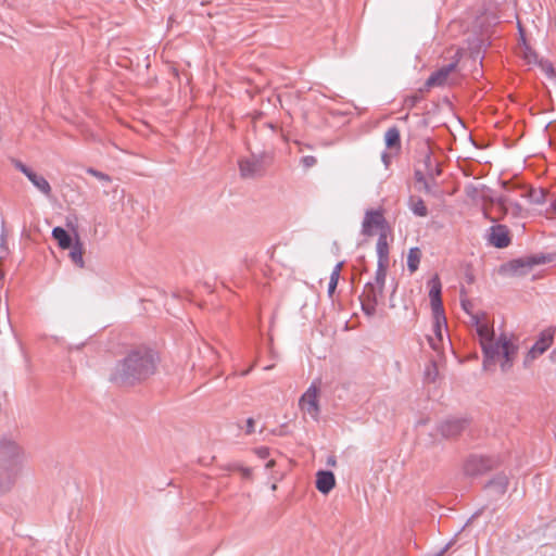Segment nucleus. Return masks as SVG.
I'll return each mask as SVG.
<instances>
[{
	"mask_svg": "<svg viewBox=\"0 0 556 556\" xmlns=\"http://www.w3.org/2000/svg\"><path fill=\"white\" fill-rule=\"evenodd\" d=\"M159 361V354L148 346L132 349L115 365L111 380L126 386L144 381L154 375Z\"/></svg>",
	"mask_w": 556,
	"mask_h": 556,
	"instance_id": "obj_1",
	"label": "nucleus"
},
{
	"mask_svg": "<svg viewBox=\"0 0 556 556\" xmlns=\"http://www.w3.org/2000/svg\"><path fill=\"white\" fill-rule=\"evenodd\" d=\"M517 346L502 333L496 340L483 341V369L489 370L495 359L502 355L504 361L501 363L502 371L506 372L513 367L514 356L517 353Z\"/></svg>",
	"mask_w": 556,
	"mask_h": 556,
	"instance_id": "obj_2",
	"label": "nucleus"
},
{
	"mask_svg": "<svg viewBox=\"0 0 556 556\" xmlns=\"http://www.w3.org/2000/svg\"><path fill=\"white\" fill-rule=\"evenodd\" d=\"M271 160L268 152H252L250 157L242 159L239 162L240 174L243 178H254L261 176L267 163Z\"/></svg>",
	"mask_w": 556,
	"mask_h": 556,
	"instance_id": "obj_3",
	"label": "nucleus"
},
{
	"mask_svg": "<svg viewBox=\"0 0 556 556\" xmlns=\"http://www.w3.org/2000/svg\"><path fill=\"white\" fill-rule=\"evenodd\" d=\"M429 299L432 309L433 319L435 320V328L440 331V321L444 320V308L441 299L442 285L438 276H433L429 281Z\"/></svg>",
	"mask_w": 556,
	"mask_h": 556,
	"instance_id": "obj_4",
	"label": "nucleus"
},
{
	"mask_svg": "<svg viewBox=\"0 0 556 556\" xmlns=\"http://www.w3.org/2000/svg\"><path fill=\"white\" fill-rule=\"evenodd\" d=\"M23 452L15 441L9 438L0 439V466L11 467L16 464L22 469Z\"/></svg>",
	"mask_w": 556,
	"mask_h": 556,
	"instance_id": "obj_5",
	"label": "nucleus"
},
{
	"mask_svg": "<svg viewBox=\"0 0 556 556\" xmlns=\"http://www.w3.org/2000/svg\"><path fill=\"white\" fill-rule=\"evenodd\" d=\"M496 462L492 457L470 455L464 463V475L470 478L482 476L493 469Z\"/></svg>",
	"mask_w": 556,
	"mask_h": 556,
	"instance_id": "obj_6",
	"label": "nucleus"
},
{
	"mask_svg": "<svg viewBox=\"0 0 556 556\" xmlns=\"http://www.w3.org/2000/svg\"><path fill=\"white\" fill-rule=\"evenodd\" d=\"M14 167L24 174L27 179L33 184V186L41 192L45 197L50 198L52 195V189L49 181L41 175L35 173L30 167L25 165L20 160L12 161Z\"/></svg>",
	"mask_w": 556,
	"mask_h": 556,
	"instance_id": "obj_7",
	"label": "nucleus"
},
{
	"mask_svg": "<svg viewBox=\"0 0 556 556\" xmlns=\"http://www.w3.org/2000/svg\"><path fill=\"white\" fill-rule=\"evenodd\" d=\"M318 390L312 384L305 391V393L300 399V406L302 410L308 414L314 420H317L319 415V404L317 399Z\"/></svg>",
	"mask_w": 556,
	"mask_h": 556,
	"instance_id": "obj_8",
	"label": "nucleus"
},
{
	"mask_svg": "<svg viewBox=\"0 0 556 556\" xmlns=\"http://www.w3.org/2000/svg\"><path fill=\"white\" fill-rule=\"evenodd\" d=\"M488 241L497 249H504L509 245V231L505 225L491 226L489 229Z\"/></svg>",
	"mask_w": 556,
	"mask_h": 556,
	"instance_id": "obj_9",
	"label": "nucleus"
},
{
	"mask_svg": "<svg viewBox=\"0 0 556 556\" xmlns=\"http://www.w3.org/2000/svg\"><path fill=\"white\" fill-rule=\"evenodd\" d=\"M21 469L13 464L11 467L0 466V495L10 492L15 484Z\"/></svg>",
	"mask_w": 556,
	"mask_h": 556,
	"instance_id": "obj_10",
	"label": "nucleus"
},
{
	"mask_svg": "<svg viewBox=\"0 0 556 556\" xmlns=\"http://www.w3.org/2000/svg\"><path fill=\"white\" fill-rule=\"evenodd\" d=\"M467 424L464 418H448L441 422L439 431L444 438H454L465 430Z\"/></svg>",
	"mask_w": 556,
	"mask_h": 556,
	"instance_id": "obj_11",
	"label": "nucleus"
},
{
	"mask_svg": "<svg viewBox=\"0 0 556 556\" xmlns=\"http://www.w3.org/2000/svg\"><path fill=\"white\" fill-rule=\"evenodd\" d=\"M456 65L457 61H454L434 71L426 80V87L443 86Z\"/></svg>",
	"mask_w": 556,
	"mask_h": 556,
	"instance_id": "obj_12",
	"label": "nucleus"
},
{
	"mask_svg": "<svg viewBox=\"0 0 556 556\" xmlns=\"http://www.w3.org/2000/svg\"><path fill=\"white\" fill-rule=\"evenodd\" d=\"M386 219L380 211H367L362 224V233L371 236L372 227H382Z\"/></svg>",
	"mask_w": 556,
	"mask_h": 556,
	"instance_id": "obj_13",
	"label": "nucleus"
},
{
	"mask_svg": "<svg viewBox=\"0 0 556 556\" xmlns=\"http://www.w3.org/2000/svg\"><path fill=\"white\" fill-rule=\"evenodd\" d=\"M336 485V478L330 470H319L316 473V489L323 493L328 494Z\"/></svg>",
	"mask_w": 556,
	"mask_h": 556,
	"instance_id": "obj_14",
	"label": "nucleus"
},
{
	"mask_svg": "<svg viewBox=\"0 0 556 556\" xmlns=\"http://www.w3.org/2000/svg\"><path fill=\"white\" fill-rule=\"evenodd\" d=\"M421 163L424 165V172L432 179L441 174L438 162L432 157V153L428 147L421 151Z\"/></svg>",
	"mask_w": 556,
	"mask_h": 556,
	"instance_id": "obj_15",
	"label": "nucleus"
},
{
	"mask_svg": "<svg viewBox=\"0 0 556 556\" xmlns=\"http://www.w3.org/2000/svg\"><path fill=\"white\" fill-rule=\"evenodd\" d=\"M541 263L542 261L538 260L536 257H530L527 261H523L522 258H517L508 263V268L513 275L521 276L527 274V271L531 269L533 265Z\"/></svg>",
	"mask_w": 556,
	"mask_h": 556,
	"instance_id": "obj_16",
	"label": "nucleus"
},
{
	"mask_svg": "<svg viewBox=\"0 0 556 556\" xmlns=\"http://www.w3.org/2000/svg\"><path fill=\"white\" fill-rule=\"evenodd\" d=\"M507 486L508 478L504 473L496 475L485 485V488L496 496L503 495L507 491Z\"/></svg>",
	"mask_w": 556,
	"mask_h": 556,
	"instance_id": "obj_17",
	"label": "nucleus"
},
{
	"mask_svg": "<svg viewBox=\"0 0 556 556\" xmlns=\"http://www.w3.org/2000/svg\"><path fill=\"white\" fill-rule=\"evenodd\" d=\"M441 329L440 331L435 328V320L433 319V326L432 331L433 334L427 336L428 343L430 348L434 351H439L443 344V330L446 328V318L444 317V320L440 321Z\"/></svg>",
	"mask_w": 556,
	"mask_h": 556,
	"instance_id": "obj_18",
	"label": "nucleus"
},
{
	"mask_svg": "<svg viewBox=\"0 0 556 556\" xmlns=\"http://www.w3.org/2000/svg\"><path fill=\"white\" fill-rule=\"evenodd\" d=\"M555 337V329L549 327L544 330H542L539 333V337L536 341L534 342L533 346L539 348L542 353H545L548 348L552 345Z\"/></svg>",
	"mask_w": 556,
	"mask_h": 556,
	"instance_id": "obj_19",
	"label": "nucleus"
},
{
	"mask_svg": "<svg viewBox=\"0 0 556 556\" xmlns=\"http://www.w3.org/2000/svg\"><path fill=\"white\" fill-rule=\"evenodd\" d=\"M383 289H384V287H382L378 283H375L372 281H368L364 286V291H363V294L361 298H365V299L378 302L379 299L383 294Z\"/></svg>",
	"mask_w": 556,
	"mask_h": 556,
	"instance_id": "obj_20",
	"label": "nucleus"
},
{
	"mask_svg": "<svg viewBox=\"0 0 556 556\" xmlns=\"http://www.w3.org/2000/svg\"><path fill=\"white\" fill-rule=\"evenodd\" d=\"M52 237L58 241V244L62 250L70 249L73 244L70 233L60 226L52 229Z\"/></svg>",
	"mask_w": 556,
	"mask_h": 556,
	"instance_id": "obj_21",
	"label": "nucleus"
},
{
	"mask_svg": "<svg viewBox=\"0 0 556 556\" xmlns=\"http://www.w3.org/2000/svg\"><path fill=\"white\" fill-rule=\"evenodd\" d=\"M377 256L378 262L381 263H389V245L387 241V235L384 232H381L378 237L377 244Z\"/></svg>",
	"mask_w": 556,
	"mask_h": 556,
	"instance_id": "obj_22",
	"label": "nucleus"
},
{
	"mask_svg": "<svg viewBox=\"0 0 556 556\" xmlns=\"http://www.w3.org/2000/svg\"><path fill=\"white\" fill-rule=\"evenodd\" d=\"M384 142L387 148H399L401 144V135L397 127L393 126L388 128V130L384 134Z\"/></svg>",
	"mask_w": 556,
	"mask_h": 556,
	"instance_id": "obj_23",
	"label": "nucleus"
},
{
	"mask_svg": "<svg viewBox=\"0 0 556 556\" xmlns=\"http://www.w3.org/2000/svg\"><path fill=\"white\" fill-rule=\"evenodd\" d=\"M71 248H72V250L70 252L71 260L78 267L83 268L85 265V262L83 258V243L79 241L78 236H76V241L74 244H72Z\"/></svg>",
	"mask_w": 556,
	"mask_h": 556,
	"instance_id": "obj_24",
	"label": "nucleus"
},
{
	"mask_svg": "<svg viewBox=\"0 0 556 556\" xmlns=\"http://www.w3.org/2000/svg\"><path fill=\"white\" fill-rule=\"evenodd\" d=\"M421 251L419 250V248L414 247L409 249L407 255V268L410 273H415L418 269Z\"/></svg>",
	"mask_w": 556,
	"mask_h": 556,
	"instance_id": "obj_25",
	"label": "nucleus"
},
{
	"mask_svg": "<svg viewBox=\"0 0 556 556\" xmlns=\"http://www.w3.org/2000/svg\"><path fill=\"white\" fill-rule=\"evenodd\" d=\"M409 208L416 216L419 217H425L428 214L427 206L421 198L410 197Z\"/></svg>",
	"mask_w": 556,
	"mask_h": 556,
	"instance_id": "obj_26",
	"label": "nucleus"
},
{
	"mask_svg": "<svg viewBox=\"0 0 556 556\" xmlns=\"http://www.w3.org/2000/svg\"><path fill=\"white\" fill-rule=\"evenodd\" d=\"M387 267H388V263H381V262L377 263V269H376L375 281H374L375 283H378V285L384 287L386 277H387Z\"/></svg>",
	"mask_w": 556,
	"mask_h": 556,
	"instance_id": "obj_27",
	"label": "nucleus"
},
{
	"mask_svg": "<svg viewBox=\"0 0 556 556\" xmlns=\"http://www.w3.org/2000/svg\"><path fill=\"white\" fill-rule=\"evenodd\" d=\"M362 311L367 316H374L376 314V307L378 302L371 301L365 298H361Z\"/></svg>",
	"mask_w": 556,
	"mask_h": 556,
	"instance_id": "obj_28",
	"label": "nucleus"
},
{
	"mask_svg": "<svg viewBox=\"0 0 556 556\" xmlns=\"http://www.w3.org/2000/svg\"><path fill=\"white\" fill-rule=\"evenodd\" d=\"M541 71L551 79L556 80V72L553 64L548 60H541L539 62Z\"/></svg>",
	"mask_w": 556,
	"mask_h": 556,
	"instance_id": "obj_29",
	"label": "nucleus"
},
{
	"mask_svg": "<svg viewBox=\"0 0 556 556\" xmlns=\"http://www.w3.org/2000/svg\"><path fill=\"white\" fill-rule=\"evenodd\" d=\"M542 354L543 353L540 351L539 348H534L532 345L523 358V366L526 368L529 367L533 363V361L536 359Z\"/></svg>",
	"mask_w": 556,
	"mask_h": 556,
	"instance_id": "obj_30",
	"label": "nucleus"
},
{
	"mask_svg": "<svg viewBox=\"0 0 556 556\" xmlns=\"http://www.w3.org/2000/svg\"><path fill=\"white\" fill-rule=\"evenodd\" d=\"M477 332L480 337V344H481V349L483 350V341H486V340H495L493 338V332L490 331L489 327L485 326V325H481L477 328Z\"/></svg>",
	"mask_w": 556,
	"mask_h": 556,
	"instance_id": "obj_31",
	"label": "nucleus"
},
{
	"mask_svg": "<svg viewBox=\"0 0 556 556\" xmlns=\"http://www.w3.org/2000/svg\"><path fill=\"white\" fill-rule=\"evenodd\" d=\"M437 376H438L437 364L434 362H431L430 364L427 365V367L425 369V379L428 382H433L435 380Z\"/></svg>",
	"mask_w": 556,
	"mask_h": 556,
	"instance_id": "obj_32",
	"label": "nucleus"
},
{
	"mask_svg": "<svg viewBox=\"0 0 556 556\" xmlns=\"http://www.w3.org/2000/svg\"><path fill=\"white\" fill-rule=\"evenodd\" d=\"M86 173L96 177L97 179H99L102 182H111V180H112L108 174L100 172L93 167L86 168Z\"/></svg>",
	"mask_w": 556,
	"mask_h": 556,
	"instance_id": "obj_33",
	"label": "nucleus"
},
{
	"mask_svg": "<svg viewBox=\"0 0 556 556\" xmlns=\"http://www.w3.org/2000/svg\"><path fill=\"white\" fill-rule=\"evenodd\" d=\"M343 266V262H339L332 269L331 274H330V279L331 281H336L338 282L339 281V278H340V271H341V268Z\"/></svg>",
	"mask_w": 556,
	"mask_h": 556,
	"instance_id": "obj_34",
	"label": "nucleus"
},
{
	"mask_svg": "<svg viewBox=\"0 0 556 556\" xmlns=\"http://www.w3.org/2000/svg\"><path fill=\"white\" fill-rule=\"evenodd\" d=\"M317 160L313 155H305L301 159V164L305 168H309L316 164Z\"/></svg>",
	"mask_w": 556,
	"mask_h": 556,
	"instance_id": "obj_35",
	"label": "nucleus"
},
{
	"mask_svg": "<svg viewBox=\"0 0 556 556\" xmlns=\"http://www.w3.org/2000/svg\"><path fill=\"white\" fill-rule=\"evenodd\" d=\"M452 544H453V541L445 544L439 552H437L434 554H428L425 556H443L451 548Z\"/></svg>",
	"mask_w": 556,
	"mask_h": 556,
	"instance_id": "obj_36",
	"label": "nucleus"
},
{
	"mask_svg": "<svg viewBox=\"0 0 556 556\" xmlns=\"http://www.w3.org/2000/svg\"><path fill=\"white\" fill-rule=\"evenodd\" d=\"M415 179L417 182L422 184L426 180V173L420 169H416L415 170Z\"/></svg>",
	"mask_w": 556,
	"mask_h": 556,
	"instance_id": "obj_37",
	"label": "nucleus"
},
{
	"mask_svg": "<svg viewBox=\"0 0 556 556\" xmlns=\"http://www.w3.org/2000/svg\"><path fill=\"white\" fill-rule=\"evenodd\" d=\"M253 432H254V419L250 417L247 419L245 433L251 434Z\"/></svg>",
	"mask_w": 556,
	"mask_h": 556,
	"instance_id": "obj_38",
	"label": "nucleus"
},
{
	"mask_svg": "<svg viewBox=\"0 0 556 556\" xmlns=\"http://www.w3.org/2000/svg\"><path fill=\"white\" fill-rule=\"evenodd\" d=\"M460 304H462L463 309H464L466 313L470 314V309H471V307H472L471 302H470L469 300H462V301H460Z\"/></svg>",
	"mask_w": 556,
	"mask_h": 556,
	"instance_id": "obj_39",
	"label": "nucleus"
},
{
	"mask_svg": "<svg viewBox=\"0 0 556 556\" xmlns=\"http://www.w3.org/2000/svg\"><path fill=\"white\" fill-rule=\"evenodd\" d=\"M256 453L261 458H266L269 454V450L267 447H260L256 450Z\"/></svg>",
	"mask_w": 556,
	"mask_h": 556,
	"instance_id": "obj_40",
	"label": "nucleus"
},
{
	"mask_svg": "<svg viewBox=\"0 0 556 556\" xmlns=\"http://www.w3.org/2000/svg\"><path fill=\"white\" fill-rule=\"evenodd\" d=\"M337 286H338V282L329 280V282H328L329 296H332L333 292L336 291Z\"/></svg>",
	"mask_w": 556,
	"mask_h": 556,
	"instance_id": "obj_41",
	"label": "nucleus"
},
{
	"mask_svg": "<svg viewBox=\"0 0 556 556\" xmlns=\"http://www.w3.org/2000/svg\"><path fill=\"white\" fill-rule=\"evenodd\" d=\"M422 186H424V189H425L426 192H430L431 191L430 185H429L427 179L422 182Z\"/></svg>",
	"mask_w": 556,
	"mask_h": 556,
	"instance_id": "obj_42",
	"label": "nucleus"
},
{
	"mask_svg": "<svg viewBox=\"0 0 556 556\" xmlns=\"http://www.w3.org/2000/svg\"><path fill=\"white\" fill-rule=\"evenodd\" d=\"M480 513H481V510L476 511V513H475V514H473V515L468 519L467 525H468V523H469L473 518L478 517V516L480 515Z\"/></svg>",
	"mask_w": 556,
	"mask_h": 556,
	"instance_id": "obj_43",
	"label": "nucleus"
},
{
	"mask_svg": "<svg viewBox=\"0 0 556 556\" xmlns=\"http://www.w3.org/2000/svg\"><path fill=\"white\" fill-rule=\"evenodd\" d=\"M387 157H388V154L386 152L382 153V160L383 162L387 164Z\"/></svg>",
	"mask_w": 556,
	"mask_h": 556,
	"instance_id": "obj_44",
	"label": "nucleus"
},
{
	"mask_svg": "<svg viewBox=\"0 0 556 556\" xmlns=\"http://www.w3.org/2000/svg\"><path fill=\"white\" fill-rule=\"evenodd\" d=\"M250 473V470L249 469H245L244 470V475H249Z\"/></svg>",
	"mask_w": 556,
	"mask_h": 556,
	"instance_id": "obj_45",
	"label": "nucleus"
},
{
	"mask_svg": "<svg viewBox=\"0 0 556 556\" xmlns=\"http://www.w3.org/2000/svg\"><path fill=\"white\" fill-rule=\"evenodd\" d=\"M268 126H269L271 129H274V128H275V126H274L273 124H268Z\"/></svg>",
	"mask_w": 556,
	"mask_h": 556,
	"instance_id": "obj_46",
	"label": "nucleus"
}]
</instances>
